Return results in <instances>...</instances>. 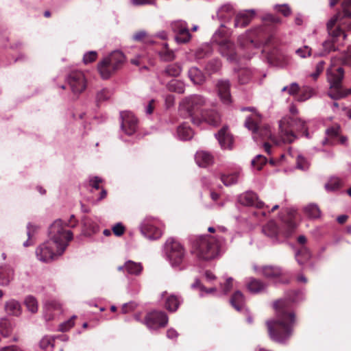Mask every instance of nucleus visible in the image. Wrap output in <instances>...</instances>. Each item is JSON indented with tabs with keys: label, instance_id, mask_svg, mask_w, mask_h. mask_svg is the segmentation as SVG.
I'll list each match as a JSON object with an SVG mask.
<instances>
[{
	"label": "nucleus",
	"instance_id": "nucleus-1",
	"mask_svg": "<svg viewBox=\"0 0 351 351\" xmlns=\"http://www.w3.org/2000/svg\"><path fill=\"white\" fill-rule=\"evenodd\" d=\"M294 302L293 298H289L277 300L274 303L277 319L266 322L269 335L273 341L283 343L291 337L295 314L289 308L290 303Z\"/></svg>",
	"mask_w": 351,
	"mask_h": 351
},
{
	"label": "nucleus",
	"instance_id": "nucleus-2",
	"mask_svg": "<svg viewBox=\"0 0 351 351\" xmlns=\"http://www.w3.org/2000/svg\"><path fill=\"white\" fill-rule=\"evenodd\" d=\"M279 136L283 143H292L298 138L296 132L309 136L305 121L298 118L284 117L279 121Z\"/></svg>",
	"mask_w": 351,
	"mask_h": 351
},
{
	"label": "nucleus",
	"instance_id": "nucleus-3",
	"mask_svg": "<svg viewBox=\"0 0 351 351\" xmlns=\"http://www.w3.org/2000/svg\"><path fill=\"white\" fill-rule=\"evenodd\" d=\"M220 243L212 236H201L193 243L195 254L202 260L210 261L215 258L219 254Z\"/></svg>",
	"mask_w": 351,
	"mask_h": 351
},
{
	"label": "nucleus",
	"instance_id": "nucleus-4",
	"mask_svg": "<svg viewBox=\"0 0 351 351\" xmlns=\"http://www.w3.org/2000/svg\"><path fill=\"white\" fill-rule=\"evenodd\" d=\"M344 77V70L342 67L331 65L327 70V80L331 89L328 95L333 99H339L348 95L342 91L341 82Z\"/></svg>",
	"mask_w": 351,
	"mask_h": 351
},
{
	"label": "nucleus",
	"instance_id": "nucleus-5",
	"mask_svg": "<svg viewBox=\"0 0 351 351\" xmlns=\"http://www.w3.org/2000/svg\"><path fill=\"white\" fill-rule=\"evenodd\" d=\"M65 250V245L62 247L56 246V243L49 239L36 248V255L39 261L49 262L60 256Z\"/></svg>",
	"mask_w": 351,
	"mask_h": 351
},
{
	"label": "nucleus",
	"instance_id": "nucleus-6",
	"mask_svg": "<svg viewBox=\"0 0 351 351\" xmlns=\"http://www.w3.org/2000/svg\"><path fill=\"white\" fill-rule=\"evenodd\" d=\"M64 226H68L67 223H63L61 219H56L49 227V240L56 243V246L62 247L68 245V242L73 239V233L71 230H65Z\"/></svg>",
	"mask_w": 351,
	"mask_h": 351
},
{
	"label": "nucleus",
	"instance_id": "nucleus-7",
	"mask_svg": "<svg viewBox=\"0 0 351 351\" xmlns=\"http://www.w3.org/2000/svg\"><path fill=\"white\" fill-rule=\"evenodd\" d=\"M206 104V99L201 95H193L185 97L180 104V112L185 117H189L196 123L193 116L201 110ZM197 123V124H198Z\"/></svg>",
	"mask_w": 351,
	"mask_h": 351
},
{
	"label": "nucleus",
	"instance_id": "nucleus-8",
	"mask_svg": "<svg viewBox=\"0 0 351 351\" xmlns=\"http://www.w3.org/2000/svg\"><path fill=\"white\" fill-rule=\"evenodd\" d=\"M167 258L173 267H180L185 257V250L183 246L178 241L169 239L165 245Z\"/></svg>",
	"mask_w": 351,
	"mask_h": 351
},
{
	"label": "nucleus",
	"instance_id": "nucleus-9",
	"mask_svg": "<svg viewBox=\"0 0 351 351\" xmlns=\"http://www.w3.org/2000/svg\"><path fill=\"white\" fill-rule=\"evenodd\" d=\"M347 34L345 32L328 33L327 38L322 43V54L336 51L344 45Z\"/></svg>",
	"mask_w": 351,
	"mask_h": 351
},
{
	"label": "nucleus",
	"instance_id": "nucleus-10",
	"mask_svg": "<svg viewBox=\"0 0 351 351\" xmlns=\"http://www.w3.org/2000/svg\"><path fill=\"white\" fill-rule=\"evenodd\" d=\"M158 221L156 219L146 217L141 223L139 229L141 234L149 240L159 239L162 236V230L158 226Z\"/></svg>",
	"mask_w": 351,
	"mask_h": 351
},
{
	"label": "nucleus",
	"instance_id": "nucleus-11",
	"mask_svg": "<svg viewBox=\"0 0 351 351\" xmlns=\"http://www.w3.org/2000/svg\"><path fill=\"white\" fill-rule=\"evenodd\" d=\"M245 126L255 134L253 138L256 141H258V137H260L262 139L269 138L276 145H280V142H282L280 138L277 140L272 136L270 127L269 125L258 128L255 122L254 118L252 117H247L245 121Z\"/></svg>",
	"mask_w": 351,
	"mask_h": 351
},
{
	"label": "nucleus",
	"instance_id": "nucleus-12",
	"mask_svg": "<svg viewBox=\"0 0 351 351\" xmlns=\"http://www.w3.org/2000/svg\"><path fill=\"white\" fill-rule=\"evenodd\" d=\"M221 34L219 30L217 31L213 36V41L219 45V51L221 55L230 62L237 60V55L234 44L228 40H219L218 36Z\"/></svg>",
	"mask_w": 351,
	"mask_h": 351
},
{
	"label": "nucleus",
	"instance_id": "nucleus-13",
	"mask_svg": "<svg viewBox=\"0 0 351 351\" xmlns=\"http://www.w3.org/2000/svg\"><path fill=\"white\" fill-rule=\"evenodd\" d=\"M143 323L150 330L165 327L168 323V317L162 311H152L147 314Z\"/></svg>",
	"mask_w": 351,
	"mask_h": 351
},
{
	"label": "nucleus",
	"instance_id": "nucleus-14",
	"mask_svg": "<svg viewBox=\"0 0 351 351\" xmlns=\"http://www.w3.org/2000/svg\"><path fill=\"white\" fill-rule=\"evenodd\" d=\"M121 119V128L127 135L134 134L138 128V120L130 111H123L120 113Z\"/></svg>",
	"mask_w": 351,
	"mask_h": 351
},
{
	"label": "nucleus",
	"instance_id": "nucleus-15",
	"mask_svg": "<svg viewBox=\"0 0 351 351\" xmlns=\"http://www.w3.org/2000/svg\"><path fill=\"white\" fill-rule=\"evenodd\" d=\"M172 30L176 34V40L178 43H188L191 38L187 23L182 20L173 21L171 25Z\"/></svg>",
	"mask_w": 351,
	"mask_h": 351
},
{
	"label": "nucleus",
	"instance_id": "nucleus-16",
	"mask_svg": "<svg viewBox=\"0 0 351 351\" xmlns=\"http://www.w3.org/2000/svg\"><path fill=\"white\" fill-rule=\"evenodd\" d=\"M254 269L258 274L270 280L280 279L287 275L280 267L275 265H265L261 267L254 266Z\"/></svg>",
	"mask_w": 351,
	"mask_h": 351
},
{
	"label": "nucleus",
	"instance_id": "nucleus-17",
	"mask_svg": "<svg viewBox=\"0 0 351 351\" xmlns=\"http://www.w3.org/2000/svg\"><path fill=\"white\" fill-rule=\"evenodd\" d=\"M67 82L74 93H80L86 88L85 78L82 72L71 73L67 77Z\"/></svg>",
	"mask_w": 351,
	"mask_h": 351
},
{
	"label": "nucleus",
	"instance_id": "nucleus-18",
	"mask_svg": "<svg viewBox=\"0 0 351 351\" xmlns=\"http://www.w3.org/2000/svg\"><path fill=\"white\" fill-rule=\"evenodd\" d=\"M239 202L248 206H256L257 208H263L264 203L259 200L257 195L252 191H247L239 196Z\"/></svg>",
	"mask_w": 351,
	"mask_h": 351
},
{
	"label": "nucleus",
	"instance_id": "nucleus-19",
	"mask_svg": "<svg viewBox=\"0 0 351 351\" xmlns=\"http://www.w3.org/2000/svg\"><path fill=\"white\" fill-rule=\"evenodd\" d=\"M215 137L222 149H231L232 148L233 138L227 127H223L217 134H215Z\"/></svg>",
	"mask_w": 351,
	"mask_h": 351
},
{
	"label": "nucleus",
	"instance_id": "nucleus-20",
	"mask_svg": "<svg viewBox=\"0 0 351 351\" xmlns=\"http://www.w3.org/2000/svg\"><path fill=\"white\" fill-rule=\"evenodd\" d=\"M218 95L222 102L225 104L231 103V95L230 93V84L228 80H221L217 83Z\"/></svg>",
	"mask_w": 351,
	"mask_h": 351
},
{
	"label": "nucleus",
	"instance_id": "nucleus-21",
	"mask_svg": "<svg viewBox=\"0 0 351 351\" xmlns=\"http://www.w3.org/2000/svg\"><path fill=\"white\" fill-rule=\"evenodd\" d=\"M255 14L254 10H246L239 13L235 18L234 27H244L247 26L251 21Z\"/></svg>",
	"mask_w": 351,
	"mask_h": 351
},
{
	"label": "nucleus",
	"instance_id": "nucleus-22",
	"mask_svg": "<svg viewBox=\"0 0 351 351\" xmlns=\"http://www.w3.org/2000/svg\"><path fill=\"white\" fill-rule=\"evenodd\" d=\"M166 295L165 307L170 312H175L180 304V298L178 295L173 294L167 295V291H164L161 295L162 298H165Z\"/></svg>",
	"mask_w": 351,
	"mask_h": 351
},
{
	"label": "nucleus",
	"instance_id": "nucleus-23",
	"mask_svg": "<svg viewBox=\"0 0 351 351\" xmlns=\"http://www.w3.org/2000/svg\"><path fill=\"white\" fill-rule=\"evenodd\" d=\"M14 271L9 265L0 267V286H7L14 278Z\"/></svg>",
	"mask_w": 351,
	"mask_h": 351
},
{
	"label": "nucleus",
	"instance_id": "nucleus-24",
	"mask_svg": "<svg viewBox=\"0 0 351 351\" xmlns=\"http://www.w3.org/2000/svg\"><path fill=\"white\" fill-rule=\"evenodd\" d=\"M115 69H118L119 66L125 61V56L120 51H114L108 56L104 58Z\"/></svg>",
	"mask_w": 351,
	"mask_h": 351
},
{
	"label": "nucleus",
	"instance_id": "nucleus-25",
	"mask_svg": "<svg viewBox=\"0 0 351 351\" xmlns=\"http://www.w3.org/2000/svg\"><path fill=\"white\" fill-rule=\"evenodd\" d=\"M143 270V266L141 263L128 260L125 263V271L128 274L139 276Z\"/></svg>",
	"mask_w": 351,
	"mask_h": 351
},
{
	"label": "nucleus",
	"instance_id": "nucleus-26",
	"mask_svg": "<svg viewBox=\"0 0 351 351\" xmlns=\"http://www.w3.org/2000/svg\"><path fill=\"white\" fill-rule=\"evenodd\" d=\"M202 119L211 125H217L220 122L219 114L214 110L201 112Z\"/></svg>",
	"mask_w": 351,
	"mask_h": 351
},
{
	"label": "nucleus",
	"instance_id": "nucleus-27",
	"mask_svg": "<svg viewBox=\"0 0 351 351\" xmlns=\"http://www.w3.org/2000/svg\"><path fill=\"white\" fill-rule=\"evenodd\" d=\"M5 311L8 315L13 316H19L22 311L20 303L14 299L5 302Z\"/></svg>",
	"mask_w": 351,
	"mask_h": 351
},
{
	"label": "nucleus",
	"instance_id": "nucleus-28",
	"mask_svg": "<svg viewBox=\"0 0 351 351\" xmlns=\"http://www.w3.org/2000/svg\"><path fill=\"white\" fill-rule=\"evenodd\" d=\"M98 71L101 77L104 79H108L111 75L116 71L108 61L104 59L101 61L97 65Z\"/></svg>",
	"mask_w": 351,
	"mask_h": 351
},
{
	"label": "nucleus",
	"instance_id": "nucleus-29",
	"mask_svg": "<svg viewBox=\"0 0 351 351\" xmlns=\"http://www.w3.org/2000/svg\"><path fill=\"white\" fill-rule=\"evenodd\" d=\"M267 285L260 280L250 278L247 287L252 293H258L266 289Z\"/></svg>",
	"mask_w": 351,
	"mask_h": 351
},
{
	"label": "nucleus",
	"instance_id": "nucleus-30",
	"mask_svg": "<svg viewBox=\"0 0 351 351\" xmlns=\"http://www.w3.org/2000/svg\"><path fill=\"white\" fill-rule=\"evenodd\" d=\"M195 161L199 167H205L213 162L212 155L205 151L197 152Z\"/></svg>",
	"mask_w": 351,
	"mask_h": 351
},
{
	"label": "nucleus",
	"instance_id": "nucleus-31",
	"mask_svg": "<svg viewBox=\"0 0 351 351\" xmlns=\"http://www.w3.org/2000/svg\"><path fill=\"white\" fill-rule=\"evenodd\" d=\"M190 80L195 84H201L205 80L202 72L197 67H191L188 71Z\"/></svg>",
	"mask_w": 351,
	"mask_h": 351
},
{
	"label": "nucleus",
	"instance_id": "nucleus-32",
	"mask_svg": "<svg viewBox=\"0 0 351 351\" xmlns=\"http://www.w3.org/2000/svg\"><path fill=\"white\" fill-rule=\"evenodd\" d=\"M230 303L236 310L241 311L245 304V298L243 293L239 291L234 292L230 299Z\"/></svg>",
	"mask_w": 351,
	"mask_h": 351
},
{
	"label": "nucleus",
	"instance_id": "nucleus-33",
	"mask_svg": "<svg viewBox=\"0 0 351 351\" xmlns=\"http://www.w3.org/2000/svg\"><path fill=\"white\" fill-rule=\"evenodd\" d=\"M177 133L179 138L183 141L190 140L193 136L192 129L185 124L181 125L178 128Z\"/></svg>",
	"mask_w": 351,
	"mask_h": 351
},
{
	"label": "nucleus",
	"instance_id": "nucleus-34",
	"mask_svg": "<svg viewBox=\"0 0 351 351\" xmlns=\"http://www.w3.org/2000/svg\"><path fill=\"white\" fill-rule=\"evenodd\" d=\"M295 258L300 265H304L311 258V254L308 250L302 247L295 254Z\"/></svg>",
	"mask_w": 351,
	"mask_h": 351
},
{
	"label": "nucleus",
	"instance_id": "nucleus-35",
	"mask_svg": "<svg viewBox=\"0 0 351 351\" xmlns=\"http://www.w3.org/2000/svg\"><path fill=\"white\" fill-rule=\"evenodd\" d=\"M339 16L338 14L335 15L327 22L326 29L328 33H330L331 31L335 32H344L339 25H336L339 20Z\"/></svg>",
	"mask_w": 351,
	"mask_h": 351
},
{
	"label": "nucleus",
	"instance_id": "nucleus-36",
	"mask_svg": "<svg viewBox=\"0 0 351 351\" xmlns=\"http://www.w3.org/2000/svg\"><path fill=\"white\" fill-rule=\"evenodd\" d=\"M263 232L267 237H274L278 234V227L274 221H269L263 226Z\"/></svg>",
	"mask_w": 351,
	"mask_h": 351
},
{
	"label": "nucleus",
	"instance_id": "nucleus-37",
	"mask_svg": "<svg viewBox=\"0 0 351 351\" xmlns=\"http://www.w3.org/2000/svg\"><path fill=\"white\" fill-rule=\"evenodd\" d=\"M12 332V326L6 318L0 319V332L4 337H8Z\"/></svg>",
	"mask_w": 351,
	"mask_h": 351
},
{
	"label": "nucleus",
	"instance_id": "nucleus-38",
	"mask_svg": "<svg viewBox=\"0 0 351 351\" xmlns=\"http://www.w3.org/2000/svg\"><path fill=\"white\" fill-rule=\"evenodd\" d=\"M306 214L311 218H318L320 217L321 211L316 204H309L304 208Z\"/></svg>",
	"mask_w": 351,
	"mask_h": 351
},
{
	"label": "nucleus",
	"instance_id": "nucleus-39",
	"mask_svg": "<svg viewBox=\"0 0 351 351\" xmlns=\"http://www.w3.org/2000/svg\"><path fill=\"white\" fill-rule=\"evenodd\" d=\"M181 71L180 65L175 63L168 65L165 69V73L169 76L177 77L180 74Z\"/></svg>",
	"mask_w": 351,
	"mask_h": 351
},
{
	"label": "nucleus",
	"instance_id": "nucleus-40",
	"mask_svg": "<svg viewBox=\"0 0 351 351\" xmlns=\"http://www.w3.org/2000/svg\"><path fill=\"white\" fill-rule=\"evenodd\" d=\"M342 184V182L338 178H331L326 184L325 189L328 191H334L339 189Z\"/></svg>",
	"mask_w": 351,
	"mask_h": 351
},
{
	"label": "nucleus",
	"instance_id": "nucleus-41",
	"mask_svg": "<svg viewBox=\"0 0 351 351\" xmlns=\"http://www.w3.org/2000/svg\"><path fill=\"white\" fill-rule=\"evenodd\" d=\"M25 304L30 312L33 313L37 312L38 302L34 297L32 295H28L26 297L25 300Z\"/></svg>",
	"mask_w": 351,
	"mask_h": 351
},
{
	"label": "nucleus",
	"instance_id": "nucleus-42",
	"mask_svg": "<svg viewBox=\"0 0 351 351\" xmlns=\"http://www.w3.org/2000/svg\"><path fill=\"white\" fill-rule=\"evenodd\" d=\"M221 66V62L218 59H213L207 62L206 70L210 73H215L220 69Z\"/></svg>",
	"mask_w": 351,
	"mask_h": 351
},
{
	"label": "nucleus",
	"instance_id": "nucleus-43",
	"mask_svg": "<svg viewBox=\"0 0 351 351\" xmlns=\"http://www.w3.org/2000/svg\"><path fill=\"white\" fill-rule=\"evenodd\" d=\"M133 40L136 41H143L145 43H153L152 38L149 37L147 33L144 31H139L133 35Z\"/></svg>",
	"mask_w": 351,
	"mask_h": 351
},
{
	"label": "nucleus",
	"instance_id": "nucleus-44",
	"mask_svg": "<svg viewBox=\"0 0 351 351\" xmlns=\"http://www.w3.org/2000/svg\"><path fill=\"white\" fill-rule=\"evenodd\" d=\"M221 179L224 185L230 186L237 182L239 179V173H234L227 176L223 175L221 176Z\"/></svg>",
	"mask_w": 351,
	"mask_h": 351
},
{
	"label": "nucleus",
	"instance_id": "nucleus-45",
	"mask_svg": "<svg viewBox=\"0 0 351 351\" xmlns=\"http://www.w3.org/2000/svg\"><path fill=\"white\" fill-rule=\"evenodd\" d=\"M160 56L164 61H171L175 59V54L172 50L167 48V44H165V49L160 52Z\"/></svg>",
	"mask_w": 351,
	"mask_h": 351
},
{
	"label": "nucleus",
	"instance_id": "nucleus-46",
	"mask_svg": "<svg viewBox=\"0 0 351 351\" xmlns=\"http://www.w3.org/2000/svg\"><path fill=\"white\" fill-rule=\"evenodd\" d=\"M267 162V159L263 155H257L252 160V165L254 169L257 170H261L263 165H264Z\"/></svg>",
	"mask_w": 351,
	"mask_h": 351
},
{
	"label": "nucleus",
	"instance_id": "nucleus-47",
	"mask_svg": "<svg viewBox=\"0 0 351 351\" xmlns=\"http://www.w3.org/2000/svg\"><path fill=\"white\" fill-rule=\"evenodd\" d=\"M112 95L111 91L108 88H102L97 93V101L101 102L108 99Z\"/></svg>",
	"mask_w": 351,
	"mask_h": 351
},
{
	"label": "nucleus",
	"instance_id": "nucleus-48",
	"mask_svg": "<svg viewBox=\"0 0 351 351\" xmlns=\"http://www.w3.org/2000/svg\"><path fill=\"white\" fill-rule=\"evenodd\" d=\"M169 88L171 90L176 92L180 94H182L184 93V86L182 82L179 81H171L169 84Z\"/></svg>",
	"mask_w": 351,
	"mask_h": 351
},
{
	"label": "nucleus",
	"instance_id": "nucleus-49",
	"mask_svg": "<svg viewBox=\"0 0 351 351\" xmlns=\"http://www.w3.org/2000/svg\"><path fill=\"white\" fill-rule=\"evenodd\" d=\"M313 95V90L310 87H304L302 89L301 94L298 96V100L299 101H304L311 98Z\"/></svg>",
	"mask_w": 351,
	"mask_h": 351
},
{
	"label": "nucleus",
	"instance_id": "nucleus-50",
	"mask_svg": "<svg viewBox=\"0 0 351 351\" xmlns=\"http://www.w3.org/2000/svg\"><path fill=\"white\" fill-rule=\"evenodd\" d=\"M60 308V306L59 304L56 303V302H50L46 304L45 305V310H46V314L45 315V319L47 320H50L53 319V316L51 315H47L48 313H50L53 310L59 309Z\"/></svg>",
	"mask_w": 351,
	"mask_h": 351
},
{
	"label": "nucleus",
	"instance_id": "nucleus-51",
	"mask_svg": "<svg viewBox=\"0 0 351 351\" xmlns=\"http://www.w3.org/2000/svg\"><path fill=\"white\" fill-rule=\"evenodd\" d=\"M224 13H228L230 15L234 14L233 8L230 4H226L221 6L217 12V16L221 19H223L226 17L223 14Z\"/></svg>",
	"mask_w": 351,
	"mask_h": 351
},
{
	"label": "nucleus",
	"instance_id": "nucleus-52",
	"mask_svg": "<svg viewBox=\"0 0 351 351\" xmlns=\"http://www.w3.org/2000/svg\"><path fill=\"white\" fill-rule=\"evenodd\" d=\"M97 58V53L95 51H90L86 52L83 56V62L85 64H88L94 62Z\"/></svg>",
	"mask_w": 351,
	"mask_h": 351
},
{
	"label": "nucleus",
	"instance_id": "nucleus-53",
	"mask_svg": "<svg viewBox=\"0 0 351 351\" xmlns=\"http://www.w3.org/2000/svg\"><path fill=\"white\" fill-rule=\"evenodd\" d=\"M339 60L343 65H351V51H345L339 57Z\"/></svg>",
	"mask_w": 351,
	"mask_h": 351
},
{
	"label": "nucleus",
	"instance_id": "nucleus-54",
	"mask_svg": "<svg viewBox=\"0 0 351 351\" xmlns=\"http://www.w3.org/2000/svg\"><path fill=\"white\" fill-rule=\"evenodd\" d=\"M84 224L85 228L91 233L94 234L99 231V226L89 219H86Z\"/></svg>",
	"mask_w": 351,
	"mask_h": 351
},
{
	"label": "nucleus",
	"instance_id": "nucleus-55",
	"mask_svg": "<svg viewBox=\"0 0 351 351\" xmlns=\"http://www.w3.org/2000/svg\"><path fill=\"white\" fill-rule=\"evenodd\" d=\"M309 164L308 161L301 155H298L296 158V167L297 168L306 170L308 168Z\"/></svg>",
	"mask_w": 351,
	"mask_h": 351
},
{
	"label": "nucleus",
	"instance_id": "nucleus-56",
	"mask_svg": "<svg viewBox=\"0 0 351 351\" xmlns=\"http://www.w3.org/2000/svg\"><path fill=\"white\" fill-rule=\"evenodd\" d=\"M76 316L73 315L70 319L60 324L59 326V330L64 332L72 328L74 325L73 319Z\"/></svg>",
	"mask_w": 351,
	"mask_h": 351
},
{
	"label": "nucleus",
	"instance_id": "nucleus-57",
	"mask_svg": "<svg viewBox=\"0 0 351 351\" xmlns=\"http://www.w3.org/2000/svg\"><path fill=\"white\" fill-rule=\"evenodd\" d=\"M343 16L351 18V0H346L342 3Z\"/></svg>",
	"mask_w": 351,
	"mask_h": 351
},
{
	"label": "nucleus",
	"instance_id": "nucleus-58",
	"mask_svg": "<svg viewBox=\"0 0 351 351\" xmlns=\"http://www.w3.org/2000/svg\"><path fill=\"white\" fill-rule=\"evenodd\" d=\"M53 340L49 337H43L40 341V346L42 349H47L49 347H53Z\"/></svg>",
	"mask_w": 351,
	"mask_h": 351
},
{
	"label": "nucleus",
	"instance_id": "nucleus-59",
	"mask_svg": "<svg viewBox=\"0 0 351 351\" xmlns=\"http://www.w3.org/2000/svg\"><path fill=\"white\" fill-rule=\"evenodd\" d=\"M295 52L300 57L304 58L311 55V49L307 46H304L302 48L297 49Z\"/></svg>",
	"mask_w": 351,
	"mask_h": 351
},
{
	"label": "nucleus",
	"instance_id": "nucleus-60",
	"mask_svg": "<svg viewBox=\"0 0 351 351\" xmlns=\"http://www.w3.org/2000/svg\"><path fill=\"white\" fill-rule=\"evenodd\" d=\"M250 79V73L248 71H241L239 75V80L241 84L247 83Z\"/></svg>",
	"mask_w": 351,
	"mask_h": 351
},
{
	"label": "nucleus",
	"instance_id": "nucleus-61",
	"mask_svg": "<svg viewBox=\"0 0 351 351\" xmlns=\"http://www.w3.org/2000/svg\"><path fill=\"white\" fill-rule=\"evenodd\" d=\"M112 231L116 236L120 237L123 234L125 228L121 223H117L113 226Z\"/></svg>",
	"mask_w": 351,
	"mask_h": 351
},
{
	"label": "nucleus",
	"instance_id": "nucleus-62",
	"mask_svg": "<svg viewBox=\"0 0 351 351\" xmlns=\"http://www.w3.org/2000/svg\"><path fill=\"white\" fill-rule=\"evenodd\" d=\"M340 128L338 125L331 127L326 130V134L328 137L332 138L337 136L339 133Z\"/></svg>",
	"mask_w": 351,
	"mask_h": 351
},
{
	"label": "nucleus",
	"instance_id": "nucleus-63",
	"mask_svg": "<svg viewBox=\"0 0 351 351\" xmlns=\"http://www.w3.org/2000/svg\"><path fill=\"white\" fill-rule=\"evenodd\" d=\"M324 62L320 61L316 65V71L315 73H313L311 76L314 78L317 79V77L319 76V75L322 72L324 67Z\"/></svg>",
	"mask_w": 351,
	"mask_h": 351
},
{
	"label": "nucleus",
	"instance_id": "nucleus-64",
	"mask_svg": "<svg viewBox=\"0 0 351 351\" xmlns=\"http://www.w3.org/2000/svg\"><path fill=\"white\" fill-rule=\"evenodd\" d=\"M287 231L286 232L287 236H289L292 234L294 230L296 228V223L292 219H290L286 223Z\"/></svg>",
	"mask_w": 351,
	"mask_h": 351
}]
</instances>
